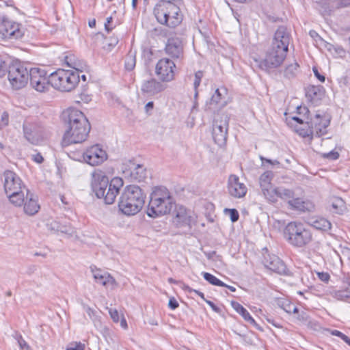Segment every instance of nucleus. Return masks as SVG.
I'll return each mask as SVG.
<instances>
[{"instance_id":"obj_39","label":"nucleus","mask_w":350,"mask_h":350,"mask_svg":"<svg viewBox=\"0 0 350 350\" xmlns=\"http://www.w3.org/2000/svg\"><path fill=\"white\" fill-rule=\"evenodd\" d=\"M135 52L130 51L125 57L124 67L126 70L131 71L135 67Z\"/></svg>"},{"instance_id":"obj_29","label":"nucleus","mask_w":350,"mask_h":350,"mask_svg":"<svg viewBox=\"0 0 350 350\" xmlns=\"http://www.w3.org/2000/svg\"><path fill=\"white\" fill-rule=\"evenodd\" d=\"M231 306L232 308L244 319L245 321L256 327L258 326L255 320L252 318L249 312L239 302L232 301Z\"/></svg>"},{"instance_id":"obj_32","label":"nucleus","mask_w":350,"mask_h":350,"mask_svg":"<svg viewBox=\"0 0 350 350\" xmlns=\"http://www.w3.org/2000/svg\"><path fill=\"white\" fill-rule=\"evenodd\" d=\"M278 198L286 201L288 204V202L291 201L295 196V191L293 189H288L284 187H277Z\"/></svg>"},{"instance_id":"obj_55","label":"nucleus","mask_w":350,"mask_h":350,"mask_svg":"<svg viewBox=\"0 0 350 350\" xmlns=\"http://www.w3.org/2000/svg\"><path fill=\"white\" fill-rule=\"evenodd\" d=\"M205 302L212 308L213 311L217 313L220 312V308L217 307L213 301L206 299L205 300Z\"/></svg>"},{"instance_id":"obj_40","label":"nucleus","mask_w":350,"mask_h":350,"mask_svg":"<svg viewBox=\"0 0 350 350\" xmlns=\"http://www.w3.org/2000/svg\"><path fill=\"white\" fill-rule=\"evenodd\" d=\"M221 94L219 89H216L215 93L212 95L209 103H207L208 109L211 111L215 110L214 106L219 104L221 100Z\"/></svg>"},{"instance_id":"obj_35","label":"nucleus","mask_w":350,"mask_h":350,"mask_svg":"<svg viewBox=\"0 0 350 350\" xmlns=\"http://www.w3.org/2000/svg\"><path fill=\"white\" fill-rule=\"evenodd\" d=\"M312 226L317 230L327 231L331 229L332 224L325 218L320 217L313 221Z\"/></svg>"},{"instance_id":"obj_47","label":"nucleus","mask_w":350,"mask_h":350,"mask_svg":"<svg viewBox=\"0 0 350 350\" xmlns=\"http://www.w3.org/2000/svg\"><path fill=\"white\" fill-rule=\"evenodd\" d=\"M109 313L111 318L115 323H118L120 321V314L116 309L110 308L109 310Z\"/></svg>"},{"instance_id":"obj_1","label":"nucleus","mask_w":350,"mask_h":350,"mask_svg":"<svg viewBox=\"0 0 350 350\" xmlns=\"http://www.w3.org/2000/svg\"><path fill=\"white\" fill-rule=\"evenodd\" d=\"M61 120L64 133L62 139V147L85 142L91 130V125L84 113L79 109L70 107L63 111Z\"/></svg>"},{"instance_id":"obj_64","label":"nucleus","mask_w":350,"mask_h":350,"mask_svg":"<svg viewBox=\"0 0 350 350\" xmlns=\"http://www.w3.org/2000/svg\"><path fill=\"white\" fill-rule=\"evenodd\" d=\"M154 107V103L152 101H150L148 102L146 106H145V108H146V110L147 111H148L150 109H152Z\"/></svg>"},{"instance_id":"obj_2","label":"nucleus","mask_w":350,"mask_h":350,"mask_svg":"<svg viewBox=\"0 0 350 350\" xmlns=\"http://www.w3.org/2000/svg\"><path fill=\"white\" fill-rule=\"evenodd\" d=\"M146 195L137 185L126 186L122 192L118 202L119 210L130 216L138 213L145 203Z\"/></svg>"},{"instance_id":"obj_20","label":"nucleus","mask_w":350,"mask_h":350,"mask_svg":"<svg viewBox=\"0 0 350 350\" xmlns=\"http://www.w3.org/2000/svg\"><path fill=\"white\" fill-rule=\"evenodd\" d=\"M123 184L124 183L121 178L115 177L111 180L109 187L105 191V196L102 198L107 204H112L115 202Z\"/></svg>"},{"instance_id":"obj_22","label":"nucleus","mask_w":350,"mask_h":350,"mask_svg":"<svg viewBox=\"0 0 350 350\" xmlns=\"http://www.w3.org/2000/svg\"><path fill=\"white\" fill-rule=\"evenodd\" d=\"M193 217L190 213L183 206L176 208L173 222L177 227L189 226L191 228Z\"/></svg>"},{"instance_id":"obj_49","label":"nucleus","mask_w":350,"mask_h":350,"mask_svg":"<svg viewBox=\"0 0 350 350\" xmlns=\"http://www.w3.org/2000/svg\"><path fill=\"white\" fill-rule=\"evenodd\" d=\"M8 71V68L7 64L0 59V77H4Z\"/></svg>"},{"instance_id":"obj_15","label":"nucleus","mask_w":350,"mask_h":350,"mask_svg":"<svg viewBox=\"0 0 350 350\" xmlns=\"http://www.w3.org/2000/svg\"><path fill=\"white\" fill-rule=\"evenodd\" d=\"M110 181L105 173L100 170H95L92 173V187L98 198L105 195V191L109 187Z\"/></svg>"},{"instance_id":"obj_37","label":"nucleus","mask_w":350,"mask_h":350,"mask_svg":"<svg viewBox=\"0 0 350 350\" xmlns=\"http://www.w3.org/2000/svg\"><path fill=\"white\" fill-rule=\"evenodd\" d=\"M299 64L297 62L288 64L284 69V75L287 79H293L298 72Z\"/></svg>"},{"instance_id":"obj_7","label":"nucleus","mask_w":350,"mask_h":350,"mask_svg":"<svg viewBox=\"0 0 350 350\" xmlns=\"http://www.w3.org/2000/svg\"><path fill=\"white\" fill-rule=\"evenodd\" d=\"M79 75L73 70L59 69L49 75V83L62 92L72 90L79 82Z\"/></svg>"},{"instance_id":"obj_18","label":"nucleus","mask_w":350,"mask_h":350,"mask_svg":"<svg viewBox=\"0 0 350 350\" xmlns=\"http://www.w3.org/2000/svg\"><path fill=\"white\" fill-rule=\"evenodd\" d=\"M263 264L269 270L280 275H288V270L284 262L275 255L264 257Z\"/></svg>"},{"instance_id":"obj_53","label":"nucleus","mask_w":350,"mask_h":350,"mask_svg":"<svg viewBox=\"0 0 350 350\" xmlns=\"http://www.w3.org/2000/svg\"><path fill=\"white\" fill-rule=\"evenodd\" d=\"M9 121V115L7 112H3L1 115V125L2 126H7Z\"/></svg>"},{"instance_id":"obj_21","label":"nucleus","mask_w":350,"mask_h":350,"mask_svg":"<svg viewBox=\"0 0 350 350\" xmlns=\"http://www.w3.org/2000/svg\"><path fill=\"white\" fill-rule=\"evenodd\" d=\"M22 206H23L25 213L31 216L36 214L40 208L37 196L31 193L29 189L27 192H25Z\"/></svg>"},{"instance_id":"obj_44","label":"nucleus","mask_w":350,"mask_h":350,"mask_svg":"<svg viewBox=\"0 0 350 350\" xmlns=\"http://www.w3.org/2000/svg\"><path fill=\"white\" fill-rule=\"evenodd\" d=\"M203 76H204V73H203V71H202V70H198L195 73L193 86H194V88L196 90L200 86L201 80H202V78L203 77Z\"/></svg>"},{"instance_id":"obj_30","label":"nucleus","mask_w":350,"mask_h":350,"mask_svg":"<svg viewBox=\"0 0 350 350\" xmlns=\"http://www.w3.org/2000/svg\"><path fill=\"white\" fill-rule=\"evenodd\" d=\"M24 136L26 139L31 144H36L39 139V135L34 129L33 126L30 124L23 125Z\"/></svg>"},{"instance_id":"obj_24","label":"nucleus","mask_w":350,"mask_h":350,"mask_svg":"<svg viewBox=\"0 0 350 350\" xmlns=\"http://www.w3.org/2000/svg\"><path fill=\"white\" fill-rule=\"evenodd\" d=\"M288 206L291 209L299 212H311L314 209V204L309 200L300 197H295L288 202Z\"/></svg>"},{"instance_id":"obj_38","label":"nucleus","mask_w":350,"mask_h":350,"mask_svg":"<svg viewBox=\"0 0 350 350\" xmlns=\"http://www.w3.org/2000/svg\"><path fill=\"white\" fill-rule=\"evenodd\" d=\"M262 192L266 199L271 202H275L277 201V198H278L277 187L273 189L272 187L261 189Z\"/></svg>"},{"instance_id":"obj_23","label":"nucleus","mask_w":350,"mask_h":350,"mask_svg":"<svg viewBox=\"0 0 350 350\" xmlns=\"http://www.w3.org/2000/svg\"><path fill=\"white\" fill-rule=\"evenodd\" d=\"M165 89V86L154 79L145 81L141 88L142 93L148 96L157 94Z\"/></svg>"},{"instance_id":"obj_17","label":"nucleus","mask_w":350,"mask_h":350,"mask_svg":"<svg viewBox=\"0 0 350 350\" xmlns=\"http://www.w3.org/2000/svg\"><path fill=\"white\" fill-rule=\"evenodd\" d=\"M165 52L174 59H183L184 57V46L181 39L172 36L167 39Z\"/></svg>"},{"instance_id":"obj_4","label":"nucleus","mask_w":350,"mask_h":350,"mask_svg":"<svg viewBox=\"0 0 350 350\" xmlns=\"http://www.w3.org/2000/svg\"><path fill=\"white\" fill-rule=\"evenodd\" d=\"M3 177L4 190L9 201L14 206L21 207L23 203L25 192H27L29 189L13 171L5 170Z\"/></svg>"},{"instance_id":"obj_13","label":"nucleus","mask_w":350,"mask_h":350,"mask_svg":"<svg viewBox=\"0 0 350 350\" xmlns=\"http://www.w3.org/2000/svg\"><path fill=\"white\" fill-rule=\"evenodd\" d=\"M29 79L30 85L38 92H44L49 88V76L46 77V72L41 68H31L29 70Z\"/></svg>"},{"instance_id":"obj_28","label":"nucleus","mask_w":350,"mask_h":350,"mask_svg":"<svg viewBox=\"0 0 350 350\" xmlns=\"http://www.w3.org/2000/svg\"><path fill=\"white\" fill-rule=\"evenodd\" d=\"M93 272V276L95 280V281L100 284L105 286L107 285H111L113 286L116 284V280L115 279L110 275V274L103 272L101 270H93L92 269Z\"/></svg>"},{"instance_id":"obj_51","label":"nucleus","mask_w":350,"mask_h":350,"mask_svg":"<svg viewBox=\"0 0 350 350\" xmlns=\"http://www.w3.org/2000/svg\"><path fill=\"white\" fill-rule=\"evenodd\" d=\"M228 211L230 212V217L231 221L232 222L237 221L239 218V215L238 211L234 208L229 209Z\"/></svg>"},{"instance_id":"obj_45","label":"nucleus","mask_w":350,"mask_h":350,"mask_svg":"<svg viewBox=\"0 0 350 350\" xmlns=\"http://www.w3.org/2000/svg\"><path fill=\"white\" fill-rule=\"evenodd\" d=\"M182 288L186 292H188V293L193 292V293H195L196 295L200 296L204 301H205V300H206V299L204 297V295L203 293H202V292H200V291H199L198 290L193 289V288H191V287H189L187 284H183Z\"/></svg>"},{"instance_id":"obj_9","label":"nucleus","mask_w":350,"mask_h":350,"mask_svg":"<svg viewBox=\"0 0 350 350\" xmlns=\"http://www.w3.org/2000/svg\"><path fill=\"white\" fill-rule=\"evenodd\" d=\"M287 51L280 49H276L270 47L263 59H255L256 66L262 70L269 71L273 68L279 67L284 61L286 57Z\"/></svg>"},{"instance_id":"obj_10","label":"nucleus","mask_w":350,"mask_h":350,"mask_svg":"<svg viewBox=\"0 0 350 350\" xmlns=\"http://www.w3.org/2000/svg\"><path fill=\"white\" fill-rule=\"evenodd\" d=\"M297 110L299 114L304 113L306 116V124H307L310 129V133L312 134L314 133L318 137H320L327 133L326 129L329 124V120L319 113H317L313 118H310V111L306 107H298Z\"/></svg>"},{"instance_id":"obj_14","label":"nucleus","mask_w":350,"mask_h":350,"mask_svg":"<svg viewBox=\"0 0 350 350\" xmlns=\"http://www.w3.org/2000/svg\"><path fill=\"white\" fill-rule=\"evenodd\" d=\"M176 64L169 58H162L159 60L155 66V74L163 82H170L174 80Z\"/></svg>"},{"instance_id":"obj_36","label":"nucleus","mask_w":350,"mask_h":350,"mask_svg":"<svg viewBox=\"0 0 350 350\" xmlns=\"http://www.w3.org/2000/svg\"><path fill=\"white\" fill-rule=\"evenodd\" d=\"M273 175L271 171H267L260 176L259 182L261 189L271 187Z\"/></svg>"},{"instance_id":"obj_59","label":"nucleus","mask_w":350,"mask_h":350,"mask_svg":"<svg viewBox=\"0 0 350 350\" xmlns=\"http://www.w3.org/2000/svg\"><path fill=\"white\" fill-rule=\"evenodd\" d=\"M270 47H272V48H274V49H282V44H281V42H276V40H275V38L273 37V40H272V42H271V45Z\"/></svg>"},{"instance_id":"obj_48","label":"nucleus","mask_w":350,"mask_h":350,"mask_svg":"<svg viewBox=\"0 0 350 350\" xmlns=\"http://www.w3.org/2000/svg\"><path fill=\"white\" fill-rule=\"evenodd\" d=\"M350 6V0H337L336 1V8H347Z\"/></svg>"},{"instance_id":"obj_27","label":"nucleus","mask_w":350,"mask_h":350,"mask_svg":"<svg viewBox=\"0 0 350 350\" xmlns=\"http://www.w3.org/2000/svg\"><path fill=\"white\" fill-rule=\"evenodd\" d=\"M48 230L53 232H62L65 234H72L73 230L70 225L64 224L58 220H49L46 223Z\"/></svg>"},{"instance_id":"obj_11","label":"nucleus","mask_w":350,"mask_h":350,"mask_svg":"<svg viewBox=\"0 0 350 350\" xmlns=\"http://www.w3.org/2000/svg\"><path fill=\"white\" fill-rule=\"evenodd\" d=\"M229 117L226 113L217 115L213 124L212 135L215 144L219 146L226 144L228 130Z\"/></svg>"},{"instance_id":"obj_42","label":"nucleus","mask_w":350,"mask_h":350,"mask_svg":"<svg viewBox=\"0 0 350 350\" xmlns=\"http://www.w3.org/2000/svg\"><path fill=\"white\" fill-rule=\"evenodd\" d=\"M334 297L339 300H346L350 298V292L347 289L337 291L334 293Z\"/></svg>"},{"instance_id":"obj_6","label":"nucleus","mask_w":350,"mask_h":350,"mask_svg":"<svg viewBox=\"0 0 350 350\" xmlns=\"http://www.w3.org/2000/svg\"><path fill=\"white\" fill-rule=\"evenodd\" d=\"M284 236L288 243L295 247H303L309 244L312 239L310 230L298 221L288 223L284 230Z\"/></svg>"},{"instance_id":"obj_31","label":"nucleus","mask_w":350,"mask_h":350,"mask_svg":"<svg viewBox=\"0 0 350 350\" xmlns=\"http://www.w3.org/2000/svg\"><path fill=\"white\" fill-rule=\"evenodd\" d=\"M6 23L0 26V32H1L5 38H18L21 36V31L18 27L15 25H12L10 28H7Z\"/></svg>"},{"instance_id":"obj_5","label":"nucleus","mask_w":350,"mask_h":350,"mask_svg":"<svg viewBox=\"0 0 350 350\" xmlns=\"http://www.w3.org/2000/svg\"><path fill=\"white\" fill-rule=\"evenodd\" d=\"M157 22L170 28L178 26L183 20L180 8L173 2L159 1L153 9Z\"/></svg>"},{"instance_id":"obj_58","label":"nucleus","mask_w":350,"mask_h":350,"mask_svg":"<svg viewBox=\"0 0 350 350\" xmlns=\"http://www.w3.org/2000/svg\"><path fill=\"white\" fill-rule=\"evenodd\" d=\"M33 160L37 163H42L44 161V159L40 153H37L33 155Z\"/></svg>"},{"instance_id":"obj_62","label":"nucleus","mask_w":350,"mask_h":350,"mask_svg":"<svg viewBox=\"0 0 350 350\" xmlns=\"http://www.w3.org/2000/svg\"><path fill=\"white\" fill-rule=\"evenodd\" d=\"M120 325L124 329H126L128 328V325H127L126 321L125 318L123 317V315H122V318L120 320Z\"/></svg>"},{"instance_id":"obj_34","label":"nucleus","mask_w":350,"mask_h":350,"mask_svg":"<svg viewBox=\"0 0 350 350\" xmlns=\"http://www.w3.org/2000/svg\"><path fill=\"white\" fill-rule=\"evenodd\" d=\"M332 211L338 214H342L345 210V201L338 197H334L331 200Z\"/></svg>"},{"instance_id":"obj_26","label":"nucleus","mask_w":350,"mask_h":350,"mask_svg":"<svg viewBox=\"0 0 350 350\" xmlns=\"http://www.w3.org/2000/svg\"><path fill=\"white\" fill-rule=\"evenodd\" d=\"M273 37L277 42H281L282 49L288 51L291 36L287 28L284 26H280L275 31Z\"/></svg>"},{"instance_id":"obj_25","label":"nucleus","mask_w":350,"mask_h":350,"mask_svg":"<svg viewBox=\"0 0 350 350\" xmlns=\"http://www.w3.org/2000/svg\"><path fill=\"white\" fill-rule=\"evenodd\" d=\"M305 91L306 98L314 105H318L325 95V89L321 85H309Z\"/></svg>"},{"instance_id":"obj_8","label":"nucleus","mask_w":350,"mask_h":350,"mask_svg":"<svg viewBox=\"0 0 350 350\" xmlns=\"http://www.w3.org/2000/svg\"><path fill=\"white\" fill-rule=\"evenodd\" d=\"M29 70L21 63L12 64L8 67V78L13 90H21L29 81Z\"/></svg>"},{"instance_id":"obj_60","label":"nucleus","mask_w":350,"mask_h":350,"mask_svg":"<svg viewBox=\"0 0 350 350\" xmlns=\"http://www.w3.org/2000/svg\"><path fill=\"white\" fill-rule=\"evenodd\" d=\"M83 308L85 310V312H87V314H88V316L90 318H92V316L94 314V310L87 305H84Z\"/></svg>"},{"instance_id":"obj_33","label":"nucleus","mask_w":350,"mask_h":350,"mask_svg":"<svg viewBox=\"0 0 350 350\" xmlns=\"http://www.w3.org/2000/svg\"><path fill=\"white\" fill-rule=\"evenodd\" d=\"M66 62L69 67L75 70V71H74L75 72H77L79 75V72H82L83 69L86 67L84 62L75 60V57L72 55L66 57Z\"/></svg>"},{"instance_id":"obj_52","label":"nucleus","mask_w":350,"mask_h":350,"mask_svg":"<svg viewBox=\"0 0 350 350\" xmlns=\"http://www.w3.org/2000/svg\"><path fill=\"white\" fill-rule=\"evenodd\" d=\"M168 306L172 310H175V309H176L179 306V304H178V301H176V299L174 297H172L169 300Z\"/></svg>"},{"instance_id":"obj_57","label":"nucleus","mask_w":350,"mask_h":350,"mask_svg":"<svg viewBox=\"0 0 350 350\" xmlns=\"http://www.w3.org/2000/svg\"><path fill=\"white\" fill-rule=\"evenodd\" d=\"M112 21L113 18L111 16H109L107 18V21L105 23V28L107 32H110L113 29V27H110L109 26V24L112 22Z\"/></svg>"},{"instance_id":"obj_61","label":"nucleus","mask_w":350,"mask_h":350,"mask_svg":"<svg viewBox=\"0 0 350 350\" xmlns=\"http://www.w3.org/2000/svg\"><path fill=\"white\" fill-rule=\"evenodd\" d=\"M342 254L344 257L347 258L350 260V249L348 247H345L342 250Z\"/></svg>"},{"instance_id":"obj_43","label":"nucleus","mask_w":350,"mask_h":350,"mask_svg":"<svg viewBox=\"0 0 350 350\" xmlns=\"http://www.w3.org/2000/svg\"><path fill=\"white\" fill-rule=\"evenodd\" d=\"M85 344L81 342H73L69 344L66 350H85Z\"/></svg>"},{"instance_id":"obj_3","label":"nucleus","mask_w":350,"mask_h":350,"mask_svg":"<svg viewBox=\"0 0 350 350\" xmlns=\"http://www.w3.org/2000/svg\"><path fill=\"white\" fill-rule=\"evenodd\" d=\"M174 204L172 193L165 187H154L150 193L147 215L157 217L170 213Z\"/></svg>"},{"instance_id":"obj_50","label":"nucleus","mask_w":350,"mask_h":350,"mask_svg":"<svg viewBox=\"0 0 350 350\" xmlns=\"http://www.w3.org/2000/svg\"><path fill=\"white\" fill-rule=\"evenodd\" d=\"M18 343L21 347V349H26L27 350H29L30 349L29 345L27 343V342L23 338L22 336H19L17 338Z\"/></svg>"},{"instance_id":"obj_41","label":"nucleus","mask_w":350,"mask_h":350,"mask_svg":"<svg viewBox=\"0 0 350 350\" xmlns=\"http://www.w3.org/2000/svg\"><path fill=\"white\" fill-rule=\"evenodd\" d=\"M203 277L205 280L209 282L211 284L217 286H226V284L221 280L217 278L215 275L210 273L204 272L202 273Z\"/></svg>"},{"instance_id":"obj_54","label":"nucleus","mask_w":350,"mask_h":350,"mask_svg":"<svg viewBox=\"0 0 350 350\" xmlns=\"http://www.w3.org/2000/svg\"><path fill=\"white\" fill-rule=\"evenodd\" d=\"M318 277L321 281L325 282H328L330 278L329 275L327 273H325V272H321V273L319 272Z\"/></svg>"},{"instance_id":"obj_63","label":"nucleus","mask_w":350,"mask_h":350,"mask_svg":"<svg viewBox=\"0 0 350 350\" xmlns=\"http://www.w3.org/2000/svg\"><path fill=\"white\" fill-rule=\"evenodd\" d=\"M331 334L333 336H336L340 337L341 339L343 338V336L345 335L341 332H340L338 330H336V329L335 330H332Z\"/></svg>"},{"instance_id":"obj_12","label":"nucleus","mask_w":350,"mask_h":350,"mask_svg":"<svg viewBox=\"0 0 350 350\" xmlns=\"http://www.w3.org/2000/svg\"><path fill=\"white\" fill-rule=\"evenodd\" d=\"M121 171L125 178L138 182L144 180L148 176L146 168L133 160L123 163L121 165Z\"/></svg>"},{"instance_id":"obj_56","label":"nucleus","mask_w":350,"mask_h":350,"mask_svg":"<svg viewBox=\"0 0 350 350\" xmlns=\"http://www.w3.org/2000/svg\"><path fill=\"white\" fill-rule=\"evenodd\" d=\"M312 70H313V72H314V74L315 77H317V79H318L321 82H322V83L325 82V76H323V75H321V74L319 72L318 70H317L315 67H314Z\"/></svg>"},{"instance_id":"obj_16","label":"nucleus","mask_w":350,"mask_h":350,"mask_svg":"<svg viewBox=\"0 0 350 350\" xmlns=\"http://www.w3.org/2000/svg\"><path fill=\"white\" fill-rule=\"evenodd\" d=\"M107 158L106 152L98 144L88 148L83 154L84 161L92 166L101 164Z\"/></svg>"},{"instance_id":"obj_19","label":"nucleus","mask_w":350,"mask_h":350,"mask_svg":"<svg viewBox=\"0 0 350 350\" xmlns=\"http://www.w3.org/2000/svg\"><path fill=\"white\" fill-rule=\"evenodd\" d=\"M228 191L230 196L241 198L245 196L247 187L243 183H240L239 178L237 175L232 174L228 180Z\"/></svg>"},{"instance_id":"obj_46","label":"nucleus","mask_w":350,"mask_h":350,"mask_svg":"<svg viewBox=\"0 0 350 350\" xmlns=\"http://www.w3.org/2000/svg\"><path fill=\"white\" fill-rule=\"evenodd\" d=\"M322 157L329 160H336L339 157V153L336 151L332 150L327 153H323Z\"/></svg>"}]
</instances>
